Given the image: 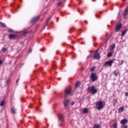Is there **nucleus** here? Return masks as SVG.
<instances>
[{
    "mask_svg": "<svg viewBox=\"0 0 128 128\" xmlns=\"http://www.w3.org/2000/svg\"><path fill=\"white\" fill-rule=\"evenodd\" d=\"M46 2H48V0H46Z\"/></svg>",
    "mask_w": 128,
    "mask_h": 128,
    "instance_id": "44",
    "label": "nucleus"
},
{
    "mask_svg": "<svg viewBox=\"0 0 128 128\" xmlns=\"http://www.w3.org/2000/svg\"><path fill=\"white\" fill-rule=\"evenodd\" d=\"M62 4V2H58V4H57V6H59L61 5Z\"/></svg>",
    "mask_w": 128,
    "mask_h": 128,
    "instance_id": "30",
    "label": "nucleus"
},
{
    "mask_svg": "<svg viewBox=\"0 0 128 128\" xmlns=\"http://www.w3.org/2000/svg\"><path fill=\"white\" fill-rule=\"evenodd\" d=\"M94 68H96V67H92L90 70L91 72H94Z\"/></svg>",
    "mask_w": 128,
    "mask_h": 128,
    "instance_id": "32",
    "label": "nucleus"
},
{
    "mask_svg": "<svg viewBox=\"0 0 128 128\" xmlns=\"http://www.w3.org/2000/svg\"><path fill=\"white\" fill-rule=\"evenodd\" d=\"M94 128H100V125L98 124H95L94 126Z\"/></svg>",
    "mask_w": 128,
    "mask_h": 128,
    "instance_id": "23",
    "label": "nucleus"
},
{
    "mask_svg": "<svg viewBox=\"0 0 128 128\" xmlns=\"http://www.w3.org/2000/svg\"><path fill=\"white\" fill-rule=\"evenodd\" d=\"M58 20V19H57V21Z\"/></svg>",
    "mask_w": 128,
    "mask_h": 128,
    "instance_id": "45",
    "label": "nucleus"
},
{
    "mask_svg": "<svg viewBox=\"0 0 128 128\" xmlns=\"http://www.w3.org/2000/svg\"><path fill=\"white\" fill-rule=\"evenodd\" d=\"M114 76H118V72H117L116 71H114V72H113Z\"/></svg>",
    "mask_w": 128,
    "mask_h": 128,
    "instance_id": "22",
    "label": "nucleus"
},
{
    "mask_svg": "<svg viewBox=\"0 0 128 128\" xmlns=\"http://www.w3.org/2000/svg\"><path fill=\"white\" fill-rule=\"evenodd\" d=\"M40 16H37L36 17L33 18L31 20V22H36L38 20Z\"/></svg>",
    "mask_w": 128,
    "mask_h": 128,
    "instance_id": "8",
    "label": "nucleus"
},
{
    "mask_svg": "<svg viewBox=\"0 0 128 128\" xmlns=\"http://www.w3.org/2000/svg\"><path fill=\"white\" fill-rule=\"evenodd\" d=\"M113 62H114V60H109L105 63L104 66H112Z\"/></svg>",
    "mask_w": 128,
    "mask_h": 128,
    "instance_id": "5",
    "label": "nucleus"
},
{
    "mask_svg": "<svg viewBox=\"0 0 128 128\" xmlns=\"http://www.w3.org/2000/svg\"><path fill=\"white\" fill-rule=\"evenodd\" d=\"M74 102H71V106H74Z\"/></svg>",
    "mask_w": 128,
    "mask_h": 128,
    "instance_id": "35",
    "label": "nucleus"
},
{
    "mask_svg": "<svg viewBox=\"0 0 128 128\" xmlns=\"http://www.w3.org/2000/svg\"><path fill=\"white\" fill-rule=\"evenodd\" d=\"M18 80H20V79H18V80H17L16 82H18Z\"/></svg>",
    "mask_w": 128,
    "mask_h": 128,
    "instance_id": "42",
    "label": "nucleus"
},
{
    "mask_svg": "<svg viewBox=\"0 0 128 128\" xmlns=\"http://www.w3.org/2000/svg\"><path fill=\"white\" fill-rule=\"evenodd\" d=\"M98 50H96V52H95V54H98Z\"/></svg>",
    "mask_w": 128,
    "mask_h": 128,
    "instance_id": "39",
    "label": "nucleus"
},
{
    "mask_svg": "<svg viewBox=\"0 0 128 128\" xmlns=\"http://www.w3.org/2000/svg\"><path fill=\"white\" fill-rule=\"evenodd\" d=\"M88 92H90L92 94H96L98 92V90L94 86H90L88 88Z\"/></svg>",
    "mask_w": 128,
    "mask_h": 128,
    "instance_id": "1",
    "label": "nucleus"
},
{
    "mask_svg": "<svg viewBox=\"0 0 128 128\" xmlns=\"http://www.w3.org/2000/svg\"><path fill=\"white\" fill-rule=\"evenodd\" d=\"M125 96H128V92L125 93Z\"/></svg>",
    "mask_w": 128,
    "mask_h": 128,
    "instance_id": "36",
    "label": "nucleus"
},
{
    "mask_svg": "<svg viewBox=\"0 0 128 128\" xmlns=\"http://www.w3.org/2000/svg\"><path fill=\"white\" fill-rule=\"evenodd\" d=\"M20 34L22 36H26V34H28V30H24L20 32Z\"/></svg>",
    "mask_w": 128,
    "mask_h": 128,
    "instance_id": "12",
    "label": "nucleus"
},
{
    "mask_svg": "<svg viewBox=\"0 0 128 128\" xmlns=\"http://www.w3.org/2000/svg\"><path fill=\"white\" fill-rule=\"evenodd\" d=\"M122 64H124V60H122V62L120 64H119V66H122Z\"/></svg>",
    "mask_w": 128,
    "mask_h": 128,
    "instance_id": "34",
    "label": "nucleus"
},
{
    "mask_svg": "<svg viewBox=\"0 0 128 128\" xmlns=\"http://www.w3.org/2000/svg\"><path fill=\"white\" fill-rule=\"evenodd\" d=\"M104 108V102H98L96 103V108L98 110H102Z\"/></svg>",
    "mask_w": 128,
    "mask_h": 128,
    "instance_id": "2",
    "label": "nucleus"
},
{
    "mask_svg": "<svg viewBox=\"0 0 128 128\" xmlns=\"http://www.w3.org/2000/svg\"><path fill=\"white\" fill-rule=\"evenodd\" d=\"M119 112H124V107H120L118 108V110Z\"/></svg>",
    "mask_w": 128,
    "mask_h": 128,
    "instance_id": "15",
    "label": "nucleus"
},
{
    "mask_svg": "<svg viewBox=\"0 0 128 128\" xmlns=\"http://www.w3.org/2000/svg\"><path fill=\"white\" fill-rule=\"evenodd\" d=\"M59 116V120H60L61 124H64V115L62 114H60Z\"/></svg>",
    "mask_w": 128,
    "mask_h": 128,
    "instance_id": "7",
    "label": "nucleus"
},
{
    "mask_svg": "<svg viewBox=\"0 0 128 128\" xmlns=\"http://www.w3.org/2000/svg\"><path fill=\"white\" fill-rule=\"evenodd\" d=\"M121 128H128V126L126 125H124L121 126Z\"/></svg>",
    "mask_w": 128,
    "mask_h": 128,
    "instance_id": "29",
    "label": "nucleus"
},
{
    "mask_svg": "<svg viewBox=\"0 0 128 128\" xmlns=\"http://www.w3.org/2000/svg\"><path fill=\"white\" fill-rule=\"evenodd\" d=\"M83 112L84 114H88V109L85 108L83 110Z\"/></svg>",
    "mask_w": 128,
    "mask_h": 128,
    "instance_id": "18",
    "label": "nucleus"
},
{
    "mask_svg": "<svg viewBox=\"0 0 128 128\" xmlns=\"http://www.w3.org/2000/svg\"><path fill=\"white\" fill-rule=\"evenodd\" d=\"M50 18H52V17H50L48 20H47V22L46 24V26H48V22H50Z\"/></svg>",
    "mask_w": 128,
    "mask_h": 128,
    "instance_id": "28",
    "label": "nucleus"
},
{
    "mask_svg": "<svg viewBox=\"0 0 128 128\" xmlns=\"http://www.w3.org/2000/svg\"><path fill=\"white\" fill-rule=\"evenodd\" d=\"M112 56V53L110 52L108 54L107 56L108 58H111V56Z\"/></svg>",
    "mask_w": 128,
    "mask_h": 128,
    "instance_id": "27",
    "label": "nucleus"
},
{
    "mask_svg": "<svg viewBox=\"0 0 128 128\" xmlns=\"http://www.w3.org/2000/svg\"><path fill=\"white\" fill-rule=\"evenodd\" d=\"M121 28H122V24H119L117 25V26L116 28L115 31L116 32H118V30H120Z\"/></svg>",
    "mask_w": 128,
    "mask_h": 128,
    "instance_id": "10",
    "label": "nucleus"
},
{
    "mask_svg": "<svg viewBox=\"0 0 128 128\" xmlns=\"http://www.w3.org/2000/svg\"><path fill=\"white\" fill-rule=\"evenodd\" d=\"M4 106V101L3 100L0 102V106Z\"/></svg>",
    "mask_w": 128,
    "mask_h": 128,
    "instance_id": "21",
    "label": "nucleus"
},
{
    "mask_svg": "<svg viewBox=\"0 0 128 128\" xmlns=\"http://www.w3.org/2000/svg\"><path fill=\"white\" fill-rule=\"evenodd\" d=\"M11 111L12 114H16V108H14V107L11 108Z\"/></svg>",
    "mask_w": 128,
    "mask_h": 128,
    "instance_id": "14",
    "label": "nucleus"
},
{
    "mask_svg": "<svg viewBox=\"0 0 128 128\" xmlns=\"http://www.w3.org/2000/svg\"><path fill=\"white\" fill-rule=\"evenodd\" d=\"M90 79L92 82H96L98 80V76H96V73H92L90 76Z\"/></svg>",
    "mask_w": 128,
    "mask_h": 128,
    "instance_id": "4",
    "label": "nucleus"
},
{
    "mask_svg": "<svg viewBox=\"0 0 128 128\" xmlns=\"http://www.w3.org/2000/svg\"><path fill=\"white\" fill-rule=\"evenodd\" d=\"M70 100H65L64 102V106L65 108L68 107V102H70Z\"/></svg>",
    "mask_w": 128,
    "mask_h": 128,
    "instance_id": "11",
    "label": "nucleus"
},
{
    "mask_svg": "<svg viewBox=\"0 0 128 128\" xmlns=\"http://www.w3.org/2000/svg\"><path fill=\"white\" fill-rule=\"evenodd\" d=\"M124 2H126V0H123Z\"/></svg>",
    "mask_w": 128,
    "mask_h": 128,
    "instance_id": "43",
    "label": "nucleus"
},
{
    "mask_svg": "<svg viewBox=\"0 0 128 128\" xmlns=\"http://www.w3.org/2000/svg\"><path fill=\"white\" fill-rule=\"evenodd\" d=\"M94 58H96V60H100V54L94 53Z\"/></svg>",
    "mask_w": 128,
    "mask_h": 128,
    "instance_id": "9",
    "label": "nucleus"
},
{
    "mask_svg": "<svg viewBox=\"0 0 128 128\" xmlns=\"http://www.w3.org/2000/svg\"><path fill=\"white\" fill-rule=\"evenodd\" d=\"M8 50V48H2V52H6V50Z\"/></svg>",
    "mask_w": 128,
    "mask_h": 128,
    "instance_id": "19",
    "label": "nucleus"
},
{
    "mask_svg": "<svg viewBox=\"0 0 128 128\" xmlns=\"http://www.w3.org/2000/svg\"><path fill=\"white\" fill-rule=\"evenodd\" d=\"M16 38V34H11L9 36L10 40H12V38Z\"/></svg>",
    "mask_w": 128,
    "mask_h": 128,
    "instance_id": "16",
    "label": "nucleus"
},
{
    "mask_svg": "<svg viewBox=\"0 0 128 128\" xmlns=\"http://www.w3.org/2000/svg\"><path fill=\"white\" fill-rule=\"evenodd\" d=\"M8 32H12L13 31L12 30H8Z\"/></svg>",
    "mask_w": 128,
    "mask_h": 128,
    "instance_id": "37",
    "label": "nucleus"
},
{
    "mask_svg": "<svg viewBox=\"0 0 128 128\" xmlns=\"http://www.w3.org/2000/svg\"><path fill=\"white\" fill-rule=\"evenodd\" d=\"M10 82V80H8L6 82V84H8Z\"/></svg>",
    "mask_w": 128,
    "mask_h": 128,
    "instance_id": "33",
    "label": "nucleus"
},
{
    "mask_svg": "<svg viewBox=\"0 0 128 128\" xmlns=\"http://www.w3.org/2000/svg\"><path fill=\"white\" fill-rule=\"evenodd\" d=\"M128 14V6L126 8L123 14V16L126 18Z\"/></svg>",
    "mask_w": 128,
    "mask_h": 128,
    "instance_id": "6",
    "label": "nucleus"
},
{
    "mask_svg": "<svg viewBox=\"0 0 128 128\" xmlns=\"http://www.w3.org/2000/svg\"><path fill=\"white\" fill-rule=\"evenodd\" d=\"M2 64V61L0 60V65Z\"/></svg>",
    "mask_w": 128,
    "mask_h": 128,
    "instance_id": "38",
    "label": "nucleus"
},
{
    "mask_svg": "<svg viewBox=\"0 0 128 128\" xmlns=\"http://www.w3.org/2000/svg\"><path fill=\"white\" fill-rule=\"evenodd\" d=\"M80 82H77L76 84V86H75V88H78V86H80Z\"/></svg>",
    "mask_w": 128,
    "mask_h": 128,
    "instance_id": "17",
    "label": "nucleus"
},
{
    "mask_svg": "<svg viewBox=\"0 0 128 128\" xmlns=\"http://www.w3.org/2000/svg\"><path fill=\"white\" fill-rule=\"evenodd\" d=\"M30 52H32V49H30V50H29V54L30 53Z\"/></svg>",
    "mask_w": 128,
    "mask_h": 128,
    "instance_id": "40",
    "label": "nucleus"
},
{
    "mask_svg": "<svg viewBox=\"0 0 128 128\" xmlns=\"http://www.w3.org/2000/svg\"><path fill=\"white\" fill-rule=\"evenodd\" d=\"M126 34V30H125L122 32V36H124Z\"/></svg>",
    "mask_w": 128,
    "mask_h": 128,
    "instance_id": "24",
    "label": "nucleus"
},
{
    "mask_svg": "<svg viewBox=\"0 0 128 128\" xmlns=\"http://www.w3.org/2000/svg\"><path fill=\"white\" fill-rule=\"evenodd\" d=\"M121 124H126L128 122V120L127 119H123L120 121Z\"/></svg>",
    "mask_w": 128,
    "mask_h": 128,
    "instance_id": "13",
    "label": "nucleus"
},
{
    "mask_svg": "<svg viewBox=\"0 0 128 128\" xmlns=\"http://www.w3.org/2000/svg\"><path fill=\"white\" fill-rule=\"evenodd\" d=\"M114 48H116V44H113L111 46L110 50H114Z\"/></svg>",
    "mask_w": 128,
    "mask_h": 128,
    "instance_id": "26",
    "label": "nucleus"
},
{
    "mask_svg": "<svg viewBox=\"0 0 128 128\" xmlns=\"http://www.w3.org/2000/svg\"><path fill=\"white\" fill-rule=\"evenodd\" d=\"M0 24L2 26V28H6V24L4 23L0 22Z\"/></svg>",
    "mask_w": 128,
    "mask_h": 128,
    "instance_id": "25",
    "label": "nucleus"
},
{
    "mask_svg": "<svg viewBox=\"0 0 128 128\" xmlns=\"http://www.w3.org/2000/svg\"><path fill=\"white\" fill-rule=\"evenodd\" d=\"M90 56H88V57H87V58H90Z\"/></svg>",
    "mask_w": 128,
    "mask_h": 128,
    "instance_id": "41",
    "label": "nucleus"
},
{
    "mask_svg": "<svg viewBox=\"0 0 128 128\" xmlns=\"http://www.w3.org/2000/svg\"><path fill=\"white\" fill-rule=\"evenodd\" d=\"M118 128V123H115L113 126H112L111 128Z\"/></svg>",
    "mask_w": 128,
    "mask_h": 128,
    "instance_id": "20",
    "label": "nucleus"
},
{
    "mask_svg": "<svg viewBox=\"0 0 128 128\" xmlns=\"http://www.w3.org/2000/svg\"><path fill=\"white\" fill-rule=\"evenodd\" d=\"M72 94V87L66 88L64 90V96L66 98L68 96Z\"/></svg>",
    "mask_w": 128,
    "mask_h": 128,
    "instance_id": "3",
    "label": "nucleus"
},
{
    "mask_svg": "<svg viewBox=\"0 0 128 128\" xmlns=\"http://www.w3.org/2000/svg\"><path fill=\"white\" fill-rule=\"evenodd\" d=\"M118 18H120V12L118 13Z\"/></svg>",
    "mask_w": 128,
    "mask_h": 128,
    "instance_id": "31",
    "label": "nucleus"
}]
</instances>
